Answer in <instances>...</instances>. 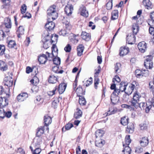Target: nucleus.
I'll return each mask as SVG.
<instances>
[{"label": "nucleus", "instance_id": "obj_1", "mask_svg": "<svg viewBox=\"0 0 154 154\" xmlns=\"http://www.w3.org/2000/svg\"><path fill=\"white\" fill-rule=\"evenodd\" d=\"M53 48L54 46L52 47V54H50L49 52H47L46 53V54H42L39 57L38 60L40 64H44L46 62L48 59L50 60L53 57H55L57 56V53L55 51H54V53L55 54V56L54 55Z\"/></svg>", "mask_w": 154, "mask_h": 154}, {"label": "nucleus", "instance_id": "obj_2", "mask_svg": "<svg viewBox=\"0 0 154 154\" xmlns=\"http://www.w3.org/2000/svg\"><path fill=\"white\" fill-rule=\"evenodd\" d=\"M48 18H51L52 20H55L58 17L56 6L52 5L50 6L47 10Z\"/></svg>", "mask_w": 154, "mask_h": 154}, {"label": "nucleus", "instance_id": "obj_3", "mask_svg": "<svg viewBox=\"0 0 154 154\" xmlns=\"http://www.w3.org/2000/svg\"><path fill=\"white\" fill-rule=\"evenodd\" d=\"M152 57L151 55L146 57V59L144 61V65L147 69H151L153 67L152 62Z\"/></svg>", "mask_w": 154, "mask_h": 154}, {"label": "nucleus", "instance_id": "obj_4", "mask_svg": "<svg viewBox=\"0 0 154 154\" xmlns=\"http://www.w3.org/2000/svg\"><path fill=\"white\" fill-rule=\"evenodd\" d=\"M140 97L139 95V93L137 92H135L133 95V98L131 101V105L132 106H137L138 104V102H139V99Z\"/></svg>", "mask_w": 154, "mask_h": 154}, {"label": "nucleus", "instance_id": "obj_5", "mask_svg": "<svg viewBox=\"0 0 154 154\" xmlns=\"http://www.w3.org/2000/svg\"><path fill=\"white\" fill-rule=\"evenodd\" d=\"M2 26H5V28H6L7 29L5 30V32L8 33L9 32V29L11 27V23L10 19L9 18H6L4 20V24Z\"/></svg>", "mask_w": 154, "mask_h": 154}, {"label": "nucleus", "instance_id": "obj_6", "mask_svg": "<svg viewBox=\"0 0 154 154\" xmlns=\"http://www.w3.org/2000/svg\"><path fill=\"white\" fill-rule=\"evenodd\" d=\"M8 98V96H4L0 97V106L1 108H4L8 104V100L7 98Z\"/></svg>", "mask_w": 154, "mask_h": 154}, {"label": "nucleus", "instance_id": "obj_7", "mask_svg": "<svg viewBox=\"0 0 154 154\" xmlns=\"http://www.w3.org/2000/svg\"><path fill=\"white\" fill-rule=\"evenodd\" d=\"M53 20L51 18H48V23L45 26V28L47 29V30L51 31L54 28L55 26L54 23L52 22Z\"/></svg>", "mask_w": 154, "mask_h": 154}, {"label": "nucleus", "instance_id": "obj_8", "mask_svg": "<svg viewBox=\"0 0 154 154\" xmlns=\"http://www.w3.org/2000/svg\"><path fill=\"white\" fill-rule=\"evenodd\" d=\"M137 46L139 50L142 53H144L146 50L147 44L144 41L139 43Z\"/></svg>", "mask_w": 154, "mask_h": 154}, {"label": "nucleus", "instance_id": "obj_9", "mask_svg": "<svg viewBox=\"0 0 154 154\" xmlns=\"http://www.w3.org/2000/svg\"><path fill=\"white\" fill-rule=\"evenodd\" d=\"M4 81L5 85L8 87H11L13 85V79L10 75L6 77Z\"/></svg>", "mask_w": 154, "mask_h": 154}, {"label": "nucleus", "instance_id": "obj_10", "mask_svg": "<svg viewBox=\"0 0 154 154\" xmlns=\"http://www.w3.org/2000/svg\"><path fill=\"white\" fill-rule=\"evenodd\" d=\"M135 35L134 34H130L128 35L126 38L127 42L129 44H133L135 43Z\"/></svg>", "mask_w": 154, "mask_h": 154}, {"label": "nucleus", "instance_id": "obj_11", "mask_svg": "<svg viewBox=\"0 0 154 154\" xmlns=\"http://www.w3.org/2000/svg\"><path fill=\"white\" fill-rule=\"evenodd\" d=\"M136 84V82H133L131 84L129 85V88H128V91H125V92L127 94L129 95L131 94L134 88H135V85Z\"/></svg>", "mask_w": 154, "mask_h": 154}, {"label": "nucleus", "instance_id": "obj_12", "mask_svg": "<svg viewBox=\"0 0 154 154\" xmlns=\"http://www.w3.org/2000/svg\"><path fill=\"white\" fill-rule=\"evenodd\" d=\"M66 87V85L64 83L60 84L57 87L58 91L60 94H62L65 91Z\"/></svg>", "mask_w": 154, "mask_h": 154}, {"label": "nucleus", "instance_id": "obj_13", "mask_svg": "<svg viewBox=\"0 0 154 154\" xmlns=\"http://www.w3.org/2000/svg\"><path fill=\"white\" fill-rule=\"evenodd\" d=\"M119 54L120 56H123L126 55L129 52L128 47H121L119 50Z\"/></svg>", "mask_w": 154, "mask_h": 154}, {"label": "nucleus", "instance_id": "obj_14", "mask_svg": "<svg viewBox=\"0 0 154 154\" xmlns=\"http://www.w3.org/2000/svg\"><path fill=\"white\" fill-rule=\"evenodd\" d=\"M81 36L83 39L86 41H89L91 38L90 34L89 33H87L85 32H82Z\"/></svg>", "mask_w": 154, "mask_h": 154}, {"label": "nucleus", "instance_id": "obj_15", "mask_svg": "<svg viewBox=\"0 0 154 154\" xmlns=\"http://www.w3.org/2000/svg\"><path fill=\"white\" fill-rule=\"evenodd\" d=\"M44 122L45 126H47L52 122V118L48 115H45L44 117Z\"/></svg>", "mask_w": 154, "mask_h": 154}, {"label": "nucleus", "instance_id": "obj_16", "mask_svg": "<svg viewBox=\"0 0 154 154\" xmlns=\"http://www.w3.org/2000/svg\"><path fill=\"white\" fill-rule=\"evenodd\" d=\"M48 81L50 83L55 84L58 82V78L54 75H51L49 77Z\"/></svg>", "mask_w": 154, "mask_h": 154}, {"label": "nucleus", "instance_id": "obj_17", "mask_svg": "<svg viewBox=\"0 0 154 154\" xmlns=\"http://www.w3.org/2000/svg\"><path fill=\"white\" fill-rule=\"evenodd\" d=\"M73 10V7L72 5H68L65 8V12L67 15H69L72 14Z\"/></svg>", "mask_w": 154, "mask_h": 154}, {"label": "nucleus", "instance_id": "obj_18", "mask_svg": "<svg viewBox=\"0 0 154 154\" xmlns=\"http://www.w3.org/2000/svg\"><path fill=\"white\" fill-rule=\"evenodd\" d=\"M143 3L146 8L149 9L152 8V4L149 0H143Z\"/></svg>", "mask_w": 154, "mask_h": 154}, {"label": "nucleus", "instance_id": "obj_19", "mask_svg": "<svg viewBox=\"0 0 154 154\" xmlns=\"http://www.w3.org/2000/svg\"><path fill=\"white\" fill-rule=\"evenodd\" d=\"M124 149L122 150V152L124 154H130L131 150L128 146L125 145V144H123Z\"/></svg>", "mask_w": 154, "mask_h": 154}, {"label": "nucleus", "instance_id": "obj_20", "mask_svg": "<svg viewBox=\"0 0 154 154\" xmlns=\"http://www.w3.org/2000/svg\"><path fill=\"white\" fill-rule=\"evenodd\" d=\"M134 125L132 123H130L128 125L126 129V132L127 133H132L134 131Z\"/></svg>", "mask_w": 154, "mask_h": 154}, {"label": "nucleus", "instance_id": "obj_21", "mask_svg": "<svg viewBox=\"0 0 154 154\" xmlns=\"http://www.w3.org/2000/svg\"><path fill=\"white\" fill-rule=\"evenodd\" d=\"M110 99L113 104H116L119 101V97L117 96L111 94Z\"/></svg>", "mask_w": 154, "mask_h": 154}, {"label": "nucleus", "instance_id": "obj_22", "mask_svg": "<svg viewBox=\"0 0 154 154\" xmlns=\"http://www.w3.org/2000/svg\"><path fill=\"white\" fill-rule=\"evenodd\" d=\"M140 142L141 146L145 147L148 145L149 140L147 138L144 137L142 138Z\"/></svg>", "mask_w": 154, "mask_h": 154}, {"label": "nucleus", "instance_id": "obj_23", "mask_svg": "<svg viewBox=\"0 0 154 154\" xmlns=\"http://www.w3.org/2000/svg\"><path fill=\"white\" fill-rule=\"evenodd\" d=\"M84 50V47L82 45H79L77 47V54L79 56H81L83 54Z\"/></svg>", "mask_w": 154, "mask_h": 154}, {"label": "nucleus", "instance_id": "obj_24", "mask_svg": "<svg viewBox=\"0 0 154 154\" xmlns=\"http://www.w3.org/2000/svg\"><path fill=\"white\" fill-rule=\"evenodd\" d=\"M138 104L137 105V106H133L136 109L139 108L141 110H144L146 105H148V103L144 102L139 103V102H138Z\"/></svg>", "mask_w": 154, "mask_h": 154}, {"label": "nucleus", "instance_id": "obj_25", "mask_svg": "<svg viewBox=\"0 0 154 154\" xmlns=\"http://www.w3.org/2000/svg\"><path fill=\"white\" fill-rule=\"evenodd\" d=\"M45 126H40L37 129V131L36 135L38 137H40L42 134L44 133Z\"/></svg>", "mask_w": 154, "mask_h": 154}, {"label": "nucleus", "instance_id": "obj_26", "mask_svg": "<svg viewBox=\"0 0 154 154\" xmlns=\"http://www.w3.org/2000/svg\"><path fill=\"white\" fill-rule=\"evenodd\" d=\"M2 1L3 5L1 6V8L2 9L8 8L10 4V0H2Z\"/></svg>", "mask_w": 154, "mask_h": 154}, {"label": "nucleus", "instance_id": "obj_27", "mask_svg": "<svg viewBox=\"0 0 154 154\" xmlns=\"http://www.w3.org/2000/svg\"><path fill=\"white\" fill-rule=\"evenodd\" d=\"M82 111L78 108H77L74 114V117L76 119H78L82 117Z\"/></svg>", "mask_w": 154, "mask_h": 154}, {"label": "nucleus", "instance_id": "obj_28", "mask_svg": "<svg viewBox=\"0 0 154 154\" xmlns=\"http://www.w3.org/2000/svg\"><path fill=\"white\" fill-rule=\"evenodd\" d=\"M81 12V15L86 17L88 16V11L86 10V8L85 7H81L80 8Z\"/></svg>", "mask_w": 154, "mask_h": 154}, {"label": "nucleus", "instance_id": "obj_29", "mask_svg": "<svg viewBox=\"0 0 154 154\" xmlns=\"http://www.w3.org/2000/svg\"><path fill=\"white\" fill-rule=\"evenodd\" d=\"M139 30V27L138 24L134 23L132 26V31L133 32V34L136 35L137 34Z\"/></svg>", "mask_w": 154, "mask_h": 154}, {"label": "nucleus", "instance_id": "obj_30", "mask_svg": "<svg viewBox=\"0 0 154 154\" xmlns=\"http://www.w3.org/2000/svg\"><path fill=\"white\" fill-rule=\"evenodd\" d=\"M127 85V83L125 82H121L119 86V90L121 91V92L125 91L126 89V87Z\"/></svg>", "mask_w": 154, "mask_h": 154}, {"label": "nucleus", "instance_id": "obj_31", "mask_svg": "<svg viewBox=\"0 0 154 154\" xmlns=\"http://www.w3.org/2000/svg\"><path fill=\"white\" fill-rule=\"evenodd\" d=\"M8 68L6 64L3 61L0 60V69L3 71H6Z\"/></svg>", "mask_w": 154, "mask_h": 154}, {"label": "nucleus", "instance_id": "obj_32", "mask_svg": "<svg viewBox=\"0 0 154 154\" xmlns=\"http://www.w3.org/2000/svg\"><path fill=\"white\" fill-rule=\"evenodd\" d=\"M129 119L127 116H124L121 119V123L123 125H126L128 123Z\"/></svg>", "mask_w": 154, "mask_h": 154}, {"label": "nucleus", "instance_id": "obj_33", "mask_svg": "<svg viewBox=\"0 0 154 154\" xmlns=\"http://www.w3.org/2000/svg\"><path fill=\"white\" fill-rule=\"evenodd\" d=\"M111 19L115 20L117 19L118 17V12L117 10H114L112 12Z\"/></svg>", "mask_w": 154, "mask_h": 154}, {"label": "nucleus", "instance_id": "obj_34", "mask_svg": "<svg viewBox=\"0 0 154 154\" xmlns=\"http://www.w3.org/2000/svg\"><path fill=\"white\" fill-rule=\"evenodd\" d=\"M76 92L77 96L79 97H81L82 95L84 94L85 93L83 91L82 87L79 86L76 89Z\"/></svg>", "mask_w": 154, "mask_h": 154}, {"label": "nucleus", "instance_id": "obj_35", "mask_svg": "<svg viewBox=\"0 0 154 154\" xmlns=\"http://www.w3.org/2000/svg\"><path fill=\"white\" fill-rule=\"evenodd\" d=\"M39 147L35 146V149L34 151H33L32 147L31 146H30V148L32 151L33 154H39L41 151V150Z\"/></svg>", "mask_w": 154, "mask_h": 154}, {"label": "nucleus", "instance_id": "obj_36", "mask_svg": "<svg viewBox=\"0 0 154 154\" xmlns=\"http://www.w3.org/2000/svg\"><path fill=\"white\" fill-rule=\"evenodd\" d=\"M28 97V94L26 93H21L20 94V101H24Z\"/></svg>", "mask_w": 154, "mask_h": 154}, {"label": "nucleus", "instance_id": "obj_37", "mask_svg": "<svg viewBox=\"0 0 154 154\" xmlns=\"http://www.w3.org/2000/svg\"><path fill=\"white\" fill-rule=\"evenodd\" d=\"M104 134V132L103 130L100 129L98 130L95 132L96 137H101Z\"/></svg>", "mask_w": 154, "mask_h": 154}, {"label": "nucleus", "instance_id": "obj_38", "mask_svg": "<svg viewBox=\"0 0 154 154\" xmlns=\"http://www.w3.org/2000/svg\"><path fill=\"white\" fill-rule=\"evenodd\" d=\"M31 83L34 85H36L39 82V80L38 78L36 76H34L33 78L31 80Z\"/></svg>", "mask_w": 154, "mask_h": 154}, {"label": "nucleus", "instance_id": "obj_39", "mask_svg": "<svg viewBox=\"0 0 154 154\" xmlns=\"http://www.w3.org/2000/svg\"><path fill=\"white\" fill-rule=\"evenodd\" d=\"M59 103V100L58 98H56L52 102V106L54 109L57 108Z\"/></svg>", "mask_w": 154, "mask_h": 154}, {"label": "nucleus", "instance_id": "obj_40", "mask_svg": "<svg viewBox=\"0 0 154 154\" xmlns=\"http://www.w3.org/2000/svg\"><path fill=\"white\" fill-rule=\"evenodd\" d=\"M8 47L9 48H15L16 46V44L14 41L10 40L8 43Z\"/></svg>", "mask_w": 154, "mask_h": 154}, {"label": "nucleus", "instance_id": "obj_41", "mask_svg": "<svg viewBox=\"0 0 154 154\" xmlns=\"http://www.w3.org/2000/svg\"><path fill=\"white\" fill-rule=\"evenodd\" d=\"M79 103L80 105H85L86 103V101L85 98L82 97V96L79 97Z\"/></svg>", "mask_w": 154, "mask_h": 154}, {"label": "nucleus", "instance_id": "obj_42", "mask_svg": "<svg viewBox=\"0 0 154 154\" xmlns=\"http://www.w3.org/2000/svg\"><path fill=\"white\" fill-rule=\"evenodd\" d=\"M105 142L104 140H101L98 141H96V145L99 147H101L105 144Z\"/></svg>", "mask_w": 154, "mask_h": 154}, {"label": "nucleus", "instance_id": "obj_43", "mask_svg": "<svg viewBox=\"0 0 154 154\" xmlns=\"http://www.w3.org/2000/svg\"><path fill=\"white\" fill-rule=\"evenodd\" d=\"M106 8L107 10H110L112 9V1H109L106 5Z\"/></svg>", "mask_w": 154, "mask_h": 154}, {"label": "nucleus", "instance_id": "obj_44", "mask_svg": "<svg viewBox=\"0 0 154 154\" xmlns=\"http://www.w3.org/2000/svg\"><path fill=\"white\" fill-rule=\"evenodd\" d=\"M53 62L54 64L58 66L60 63V58L59 57L54 58L53 59Z\"/></svg>", "mask_w": 154, "mask_h": 154}, {"label": "nucleus", "instance_id": "obj_45", "mask_svg": "<svg viewBox=\"0 0 154 154\" xmlns=\"http://www.w3.org/2000/svg\"><path fill=\"white\" fill-rule=\"evenodd\" d=\"M125 141L126 143L125 145L128 146L131 142V140L130 138V135H127L126 136L125 139Z\"/></svg>", "mask_w": 154, "mask_h": 154}, {"label": "nucleus", "instance_id": "obj_46", "mask_svg": "<svg viewBox=\"0 0 154 154\" xmlns=\"http://www.w3.org/2000/svg\"><path fill=\"white\" fill-rule=\"evenodd\" d=\"M2 95V97L4 96H8V97H9V95L6 94L4 90V89L2 86H0V95Z\"/></svg>", "mask_w": 154, "mask_h": 154}, {"label": "nucleus", "instance_id": "obj_47", "mask_svg": "<svg viewBox=\"0 0 154 154\" xmlns=\"http://www.w3.org/2000/svg\"><path fill=\"white\" fill-rule=\"evenodd\" d=\"M36 141L35 143V146L39 147L41 143L42 140L40 137H38L37 138Z\"/></svg>", "mask_w": 154, "mask_h": 154}, {"label": "nucleus", "instance_id": "obj_48", "mask_svg": "<svg viewBox=\"0 0 154 154\" xmlns=\"http://www.w3.org/2000/svg\"><path fill=\"white\" fill-rule=\"evenodd\" d=\"M35 103L38 104H40L43 103V99L40 96L37 97L36 100L35 101Z\"/></svg>", "mask_w": 154, "mask_h": 154}, {"label": "nucleus", "instance_id": "obj_49", "mask_svg": "<svg viewBox=\"0 0 154 154\" xmlns=\"http://www.w3.org/2000/svg\"><path fill=\"white\" fill-rule=\"evenodd\" d=\"M3 111L5 114V116L6 117L9 118H10L12 115V113L10 111H6L5 109H3Z\"/></svg>", "mask_w": 154, "mask_h": 154}, {"label": "nucleus", "instance_id": "obj_50", "mask_svg": "<svg viewBox=\"0 0 154 154\" xmlns=\"http://www.w3.org/2000/svg\"><path fill=\"white\" fill-rule=\"evenodd\" d=\"M147 103L148 105H146V107L145 108V111L146 113H148L149 112L150 110L152 108V103Z\"/></svg>", "mask_w": 154, "mask_h": 154}, {"label": "nucleus", "instance_id": "obj_51", "mask_svg": "<svg viewBox=\"0 0 154 154\" xmlns=\"http://www.w3.org/2000/svg\"><path fill=\"white\" fill-rule=\"evenodd\" d=\"M5 51V47L3 45H0V55H3Z\"/></svg>", "mask_w": 154, "mask_h": 154}, {"label": "nucleus", "instance_id": "obj_52", "mask_svg": "<svg viewBox=\"0 0 154 154\" xmlns=\"http://www.w3.org/2000/svg\"><path fill=\"white\" fill-rule=\"evenodd\" d=\"M27 9V6L25 4H23L21 7V11L22 14L25 13Z\"/></svg>", "mask_w": 154, "mask_h": 154}, {"label": "nucleus", "instance_id": "obj_53", "mask_svg": "<svg viewBox=\"0 0 154 154\" xmlns=\"http://www.w3.org/2000/svg\"><path fill=\"white\" fill-rule=\"evenodd\" d=\"M121 81L120 78L118 76H115L114 78L113 79L112 82L115 83L116 82L117 83Z\"/></svg>", "mask_w": 154, "mask_h": 154}, {"label": "nucleus", "instance_id": "obj_54", "mask_svg": "<svg viewBox=\"0 0 154 154\" xmlns=\"http://www.w3.org/2000/svg\"><path fill=\"white\" fill-rule=\"evenodd\" d=\"M57 89V86H56L54 89L52 91H49L48 93V94L50 96H52L55 93V91Z\"/></svg>", "mask_w": 154, "mask_h": 154}, {"label": "nucleus", "instance_id": "obj_55", "mask_svg": "<svg viewBox=\"0 0 154 154\" xmlns=\"http://www.w3.org/2000/svg\"><path fill=\"white\" fill-rule=\"evenodd\" d=\"M71 49V47L69 44H67L64 48V50L66 52H70Z\"/></svg>", "mask_w": 154, "mask_h": 154}, {"label": "nucleus", "instance_id": "obj_56", "mask_svg": "<svg viewBox=\"0 0 154 154\" xmlns=\"http://www.w3.org/2000/svg\"><path fill=\"white\" fill-rule=\"evenodd\" d=\"M59 34L61 35L65 36L67 34V32L65 29L61 30L59 32Z\"/></svg>", "mask_w": 154, "mask_h": 154}, {"label": "nucleus", "instance_id": "obj_57", "mask_svg": "<svg viewBox=\"0 0 154 154\" xmlns=\"http://www.w3.org/2000/svg\"><path fill=\"white\" fill-rule=\"evenodd\" d=\"M121 92V91H120L119 89H114L113 92L112 94H113L114 95H116L118 96V95H119V94Z\"/></svg>", "mask_w": 154, "mask_h": 154}, {"label": "nucleus", "instance_id": "obj_58", "mask_svg": "<svg viewBox=\"0 0 154 154\" xmlns=\"http://www.w3.org/2000/svg\"><path fill=\"white\" fill-rule=\"evenodd\" d=\"M121 64L119 63H117L115 65V70L116 72H117L119 69L120 67Z\"/></svg>", "mask_w": 154, "mask_h": 154}, {"label": "nucleus", "instance_id": "obj_59", "mask_svg": "<svg viewBox=\"0 0 154 154\" xmlns=\"http://www.w3.org/2000/svg\"><path fill=\"white\" fill-rule=\"evenodd\" d=\"M22 16V17H24L27 19H29L31 17V14L28 12H26L25 14H23Z\"/></svg>", "mask_w": 154, "mask_h": 154}, {"label": "nucleus", "instance_id": "obj_60", "mask_svg": "<svg viewBox=\"0 0 154 154\" xmlns=\"http://www.w3.org/2000/svg\"><path fill=\"white\" fill-rule=\"evenodd\" d=\"M99 79L98 78H95L94 79V87L96 89L97 87V85L99 84Z\"/></svg>", "mask_w": 154, "mask_h": 154}, {"label": "nucleus", "instance_id": "obj_61", "mask_svg": "<svg viewBox=\"0 0 154 154\" xmlns=\"http://www.w3.org/2000/svg\"><path fill=\"white\" fill-rule=\"evenodd\" d=\"M73 126V125L71 123H68L65 126V129L66 130H69Z\"/></svg>", "mask_w": 154, "mask_h": 154}, {"label": "nucleus", "instance_id": "obj_62", "mask_svg": "<svg viewBox=\"0 0 154 154\" xmlns=\"http://www.w3.org/2000/svg\"><path fill=\"white\" fill-rule=\"evenodd\" d=\"M149 33L152 35L153 36H154V27H149Z\"/></svg>", "mask_w": 154, "mask_h": 154}, {"label": "nucleus", "instance_id": "obj_63", "mask_svg": "<svg viewBox=\"0 0 154 154\" xmlns=\"http://www.w3.org/2000/svg\"><path fill=\"white\" fill-rule=\"evenodd\" d=\"M92 79L90 78L89 79L87 80L86 82V86L88 87V86L91 85L92 83Z\"/></svg>", "mask_w": 154, "mask_h": 154}, {"label": "nucleus", "instance_id": "obj_64", "mask_svg": "<svg viewBox=\"0 0 154 154\" xmlns=\"http://www.w3.org/2000/svg\"><path fill=\"white\" fill-rule=\"evenodd\" d=\"M143 149L141 148L140 146H138L136 147V149L135 150V152L138 153H140L143 152Z\"/></svg>", "mask_w": 154, "mask_h": 154}]
</instances>
